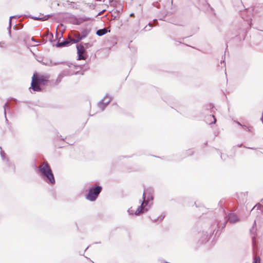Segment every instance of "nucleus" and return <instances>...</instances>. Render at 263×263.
<instances>
[{"instance_id": "nucleus-37", "label": "nucleus", "mask_w": 263, "mask_h": 263, "mask_svg": "<svg viewBox=\"0 0 263 263\" xmlns=\"http://www.w3.org/2000/svg\"><path fill=\"white\" fill-rule=\"evenodd\" d=\"M110 5H115L117 2L115 0H109Z\"/></svg>"}, {"instance_id": "nucleus-35", "label": "nucleus", "mask_w": 263, "mask_h": 263, "mask_svg": "<svg viewBox=\"0 0 263 263\" xmlns=\"http://www.w3.org/2000/svg\"><path fill=\"white\" fill-rule=\"evenodd\" d=\"M22 28V26H21V27H19L17 25H15L14 26H13V29L14 30H17L18 29H20Z\"/></svg>"}, {"instance_id": "nucleus-17", "label": "nucleus", "mask_w": 263, "mask_h": 263, "mask_svg": "<svg viewBox=\"0 0 263 263\" xmlns=\"http://www.w3.org/2000/svg\"><path fill=\"white\" fill-rule=\"evenodd\" d=\"M148 204V202H147V201H146V199H143L141 205L138 208H139V210H142L143 213L146 212L148 210V208L146 207Z\"/></svg>"}, {"instance_id": "nucleus-19", "label": "nucleus", "mask_w": 263, "mask_h": 263, "mask_svg": "<svg viewBox=\"0 0 263 263\" xmlns=\"http://www.w3.org/2000/svg\"><path fill=\"white\" fill-rule=\"evenodd\" d=\"M21 16H17L16 15L11 16L10 17L9 22V26L8 27V34L10 37H11V27H12V18H20Z\"/></svg>"}, {"instance_id": "nucleus-11", "label": "nucleus", "mask_w": 263, "mask_h": 263, "mask_svg": "<svg viewBox=\"0 0 263 263\" xmlns=\"http://www.w3.org/2000/svg\"><path fill=\"white\" fill-rule=\"evenodd\" d=\"M65 15L66 18L70 20V23L77 25L81 24V22H79V17L78 18L76 16L70 13H66Z\"/></svg>"}, {"instance_id": "nucleus-14", "label": "nucleus", "mask_w": 263, "mask_h": 263, "mask_svg": "<svg viewBox=\"0 0 263 263\" xmlns=\"http://www.w3.org/2000/svg\"><path fill=\"white\" fill-rule=\"evenodd\" d=\"M91 29L90 28H86L82 30L81 32V35H79V39H75L76 41H73V42H77L78 43L79 42L83 40L87 36V35L89 34L91 31Z\"/></svg>"}, {"instance_id": "nucleus-27", "label": "nucleus", "mask_w": 263, "mask_h": 263, "mask_svg": "<svg viewBox=\"0 0 263 263\" xmlns=\"http://www.w3.org/2000/svg\"><path fill=\"white\" fill-rule=\"evenodd\" d=\"M148 28L147 27V26H146L143 30H144L145 31L150 30L151 28L153 26V24L151 22H149L148 24Z\"/></svg>"}, {"instance_id": "nucleus-61", "label": "nucleus", "mask_w": 263, "mask_h": 263, "mask_svg": "<svg viewBox=\"0 0 263 263\" xmlns=\"http://www.w3.org/2000/svg\"><path fill=\"white\" fill-rule=\"evenodd\" d=\"M95 243H100V242H95Z\"/></svg>"}, {"instance_id": "nucleus-57", "label": "nucleus", "mask_w": 263, "mask_h": 263, "mask_svg": "<svg viewBox=\"0 0 263 263\" xmlns=\"http://www.w3.org/2000/svg\"><path fill=\"white\" fill-rule=\"evenodd\" d=\"M260 206V204H258V205L257 206V209Z\"/></svg>"}, {"instance_id": "nucleus-28", "label": "nucleus", "mask_w": 263, "mask_h": 263, "mask_svg": "<svg viewBox=\"0 0 263 263\" xmlns=\"http://www.w3.org/2000/svg\"><path fill=\"white\" fill-rule=\"evenodd\" d=\"M82 45L86 50L87 48H89L92 46V44L89 43H82Z\"/></svg>"}, {"instance_id": "nucleus-39", "label": "nucleus", "mask_w": 263, "mask_h": 263, "mask_svg": "<svg viewBox=\"0 0 263 263\" xmlns=\"http://www.w3.org/2000/svg\"><path fill=\"white\" fill-rule=\"evenodd\" d=\"M31 40L36 43H41L42 42L35 40L34 37H32Z\"/></svg>"}, {"instance_id": "nucleus-51", "label": "nucleus", "mask_w": 263, "mask_h": 263, "mask_svg": "<svg viewBox=\"0 0 263 263\" xmlns=\"http://www.w3.org/2000/svg\"><path fill=\"white\" fill-rule=\"evenodd\" d=\"M62 5H63V6L64 7H66V4H65V3H63Z\"/></svg>"}, {"instance_id": "nucleus-32", "label": "nucleus", "mask_w": 263, "mask_h": 263, "mask_svg": "<svg viewBox=\"0 0 263 263\" xmlns=\"http://www.w3.org/2000/svg\"><path fill=\"white\" fill-rule=\"evenodd\" d=\"M128 213H129V215H134V210H133L132 209V208H129L128 211H127Z\"/></svg>"}, {"instance_id": "nucleus-26", "label": "nucleus", "mask_w": 263, "mask_h": 263, "mask_svg": "<svg viewBox=\"0 0 263 263\" xmlns=\"http://www.w3.org/2000/svg\"><path fill=\"white\" fill-rule=\"evenodd\" d=\"M90 20L91 18L88 17H79V22H81V24L84 22L89 21Z\"/></svg>"}, {"instance_id": "nucleus-47", "label": "nucleus", "mask_w": 263, "mask_h": 263, "mask_svg": "<svg viewBox=\"0 0 263 263\" xmlns=\"http://www.w3.org/2000/svg\"><path fill=\"white\" fill-rule=\"evenodd\" d=\"M261 120L262 121V123H263V111H262V116H261Z\"/></svg>"}, {"instance_id": "nucleus-13", "label": "nucleus", "mask_w": 263, "mask_h": 263, "mask_svg": "<svg viewBox=\"0 0 263 263\" xmlns=\"http://www.w3.org/2000/svg\"><path fill=\"white\" fill-rule=\"evenodd\" d=\"M35 79L40 85H45L48 81L47 77L37 74H35Z\"/></svg>"}, {"instance_id": "nucleus-30", "label": "nucleus", "mask_w": 263, "mask_h": 263, "mask_svg": "<svg viewBox=\"0 0 263 263\" xmlns=\"http://www.w3.org/2000/svg\"><path fill=\"white\" fill-rule=\"evenodd\" d=\"M237 146L239 147H245V148H249V149H255L254 147H247L245 145H243V144H242V143L240 144H238Z\"/></svg>"}, {"instance_id": "nucleus-52", "label": "nucleus", "mask_w": 263, "mask_h": 263, "mask_svg": "<svg viewBox=\"0 0 263 263\" xmlns=\"http://www.w3.org/2000/svg\"><path fill=\"white\" fill-rule=\"evenodd\" d=\"M254 261H256V263H260V260L259 259L257 261V260H254Z\"/></svg>"}, {"instance_id": "nucleus-22", "label": "nucleus", "mask_w": 263, "mask_h": 263, "mask_svg": "<svg viewBox=\"0 0 263 263\" xmlns=\"http://www.w3.org/2000/svg\"><path fill=\"white\" fill-rule=\"evenodd\" d=\"M215 149L216 150L217 153L220 155V158L222 160L226 161L227 160V159L228 158V156L227 155L222 154L218 149L215 148Z\"/></svg>"}, {"instance_id": "nucleus-31", "label": "nucleus", "mask_w": 263, "mask_h": 263, "mask_svg": "<svg viewBox=\"0 0 263 263\" xmlns=\"http://www.w3.org/2000/svg\"><path fill=\"white\" fill-rule=\"evenodd\" d=\"M143 213L142 210H139L138 208L136 211L135 212L134 214L136 216L139 215L140 213Z\"/></svg>"}, {"instance_id": "nucleus-60", "label": "nucleus", "mask_w": 263, "mask_h": 263, "mask_svg": "<svg viewBox=\"0 0 263 263\" xmlns=\"http://www.w3.org/2000/svg\"><path fill=\"white\" fill-rule=\"evenodd\" d=\"M207 143H208V142H206L205 143V145H206V144H207Z\"/></svg>"}, {"instance_id": "nucleus-43", "label": "nucleus", "mask_w": 263, "mask_h": 263, "mask_svg": "<svg viewBox=\"0 0 263 263\" xmlns=\"http://www.w3.org/2000/svg\"><path fill=\"white\" fill-rule=\"evenodd\" d=\"M241 126L243 127V129H245L246 130L248 129V127L247 126H246V125H241Z\"/></svg>"}, {"instance_id": "nucleus-63", "label": "nucleus", "mask_w": 263, "mask_h": 263, "mask_svg": "<svg viewBox=\"0 0 263 263\" xmlns=\"http://www.w3.org/2000/svg\"><path fill=\"white\" fill-rule=\"evenodd\" d=\"M253 263H256V261H253Z\"/></svg>"}, {"instance_id": "nucleus-25", "label": "nucleus", "mask_w": 263, "mask_h": 263, "mask_svg": "<svg viewBox=\"0 0 263 263\" xmlns=\"http://www.w3.org/2000/svg\"><path fill=\"white\" fill-rule=\"evenodd\" d=\"M47 35H49L47 38L48 39V40L49 41V42H50L51 43H52L54 41V40L53 39V34L51 32H50L48 31H47Z\"/></svg>"}, {"instance_id": "nucleus-23", "label": "nucleus", "mask_w": 263, "mask_h": 263, "mask_svg": "<svg viewBox=\"0 0 263 263\" xmlns=\"http://www.w3.org/2000/svg\"><path fill=\"white\" fill-rule=\"evenodd\" d=\"M4 109V115L5 117V120L7 122H8V120L6 117V110H10V107L8 106V103L6 102L3 106Z\"/></svg>"}, {"instance_id": "nucleus-2", "label": "nucleus", "mask_w": 263, "mask_h": 263, "mask_svg": "<svg viewBox=\"0 0 263 263\" xmlns=\"http://www.w3.org/2000/svg\"><path fill=\"white\" fill-rule=\"evenodd\" d=\"M34 167L36 173L45 182L50 185L55 184V180L53 173L47 162H45L40 166L35 165Z\"/></svg>"}, {"instance_id": "nucleus-50", "label": "nucleus", "mask_w": 263, "mask_h": 263, "mask_svg": "<svg viewBox=\"0 0 263 263\" xmlns=\"http://www.w3.org/2000/svg\"><path fill=\"white\" fill-rule=\"evenodd\" d=\"M49 35H47V32L45 33L44 36H46L47 38L48 37Z\"/></svg>"}, {"instance_id": "nucleus-58", "label": "nucleus", "mask_w": 263, "mask_h": 263, "mask_svg": "<svg viewBox=\"0 0 263 263\" xmlns=\"http://www.w3.org/2000/svg\"><path fill=\"white\" fill-rule=\"evenodd\" d=\"M88 248H89V247H87L86 248V249L85 250V251H86V250H87V249H88Z\"/></svg>"}, {"instance_id": "nucleus-48", "label": "nucleus", "mask_w": 263, "mask_h": 263, "mask_svg": "<svg viewBox=\"0 0 263 263\" xmlns=\"http://www.w3.org/2000/svg\"><path fill=\"white\" fill-rule=\"evenodd\" d=\"M224 63V66H226V63H225V61H224V60H222V61H221V63Z\"/></svg>"}, {"instance_id": "nucleus-45", "label": "nucleus", "mask_w": 263, "mask_h": 263, "mask_svg": "<svg viewBox=\"0 0 263 263\" xmlns=\"http://www.w3.org/2000/svg\"><path fill=\"white\" fill-rule=\"evenodd\" d=\"M95 6H96V5L95 4L93 5L92 4H91V5H89L90 7H92L94 8Z\"/></svg>"}, {"instance_id": "nucleus-34", "label": "nucleus", "mask_w": 263, "mask_h": 263, "mask_svg": "<svg viewBox=\"0 0 263 263\" xmlns=\"http://www.w3.org/2000/svg\"><path fill=\"white\" fill-rule=\"evenodd\" d=\"M164 217H165V215L163 214L158 217L159 220L160 221L162 220L164 218Z\"/></svg>"}, {"instance_id": "nucleus-9", "label": "nucleus", "mask_w": 263, "mask_h": 263, "mask_svg": "<svg viewBox=\"0 0 263 263\" xmlns=\"http://www.w3.org/2000/svg\"><path fill=\"white\" fill-rule=\"evenodd\" d=\"M73 41H76L73 39H69V40H64L62 42L59 41L55 44V46L58 48L67 47L71 44L77 43V42H73Z\"/></svg>"}, {"instance_id": "nucleus-12", "label": "nucleus", "mask_w": 263, "mask_h": 263, "mask_svg": "<svg viewBox=\"0 0 263 263\" xmlns=\"http://www.w3.org/2000/svg\"><path fill=\"white\" fill-rule=\"evenodd\" d=\"M30 88H31L34 91H41L42 90V87L35 80V74H33V76L32 78L31 87Z\"/></svg>"}, {"instance_id": "nucleus-56", "label": "nucleus", "mask_w": 263, "mask_h": 263, "mask_svg": "<svg viewBox=\"0 0 263 263\" xmlns=\"http://www.w3.org/2000/svg\"><path fill=\"white\" fill-rule=\"evenodd\" d=\"M66 143H68V144L70 145H73V143H68V142H66Z\"/></svg>"}, {"instance_id": "nucleus-44", "label": "nucleus", "mask_w": 263, "mask_h": 263, "mask_svg": "<svg viewBox=\"0 0 263 263\" xmlns=\"http://www.w3.org/2000/svg\"><path fill=\"white\" fill-rule=\"evenodd\" d=\"M247 194H248V193H247V192H246V193H241V196H244V197H246V196L247 195Z\"/></svg>"}, {"instance_id": "nucleus-46", "label": "nucleus", "mask_w": 263, "mask_h": 263, "mask_svg": "<svg viewBox=\"0 0 263 263\" xmlns=\"http://www.w3.org/2000/svg\"><path fill=\"white\" fill-rule=\"evenodd\" d=\"M257 206V204H256L255 205H254L253 206V208L252 209L251 212H252L255 208V207H256Z\"/></svg>"}, {"instance_id": "nucleus-18", "label": "nucleus", "mask_w": 263, "mask_h": 263, "mask_svg": "<svg viewBox=\"0 0 263 263\" xmlns=\"http://www.w3.org/2000/svg\"><path fill=\"white\" fill-rule=\"evenodd\" d=\"M168 13H169L167 11L166 12H164V13H162L160 14L158 16L159 19L160 20H162V21H164L165 22H168L169 23H173V22L171 20H169L168 19L166 18V16L168 15Z\"/></svg>"}, {"instance_id": "nucleus-64", "label": "nucleus", "mask_w": 263, "mask_h": 263, "mask_svg": "<svg viewBox=\"0 0 263 263\" xmlns=\"http://www.w3.org/2000/svg\"><path fill=\"white\" fill-rule=\"evenodd\" d=\"M172 3H173V0L171 1Z\"/></svg>"}, {"instance_id": "nucleus-5", "label": "nucleus", "mask_w": 263, "mask_h": 263, "mask_svg": "<svg viewBox=\"0 0 263 263\" xmlns=\"http://www.w3.org/2000/svg\"><path fill=\"white\" fill-rule=\"evenodd\" d=\"M102 190V187L101 186L95 184L89 188L87 194L86 195V198L90 201L96 200Z\"/></svg>"}, {"instance_id": "nucleus-49", "label": "nucleus", "mask_w": 263, "mask_h": 263, "mask_svg": "<svg viewBox=\"0 0 263 263\" xmlns=\"http://www.w3.org/2000/svg\"><path fill=\"white\" fill-rule=\"evenodd\" d=\"M134 15H135V14H134V13H132L130 14V16H134Z\"/></svg>"}, {"instance_id": "nucleus-33", "label": "nucleus", "mask_w": 263, "mask_h": 263, "mask_svg": "<svg viewBox=\"0 0 263 263\" xmlns=\"http://www.w3.org/2000/svg\"><path fill=\"white\" fill-rule=\"evenodd\" d=\"M153 5H154V6L157 7V8H160V4H159L158 2L154 3Z\"/></svg>"}, {"instance_id": "nucleus-62", "label": "nucleus", "mask_w": 263, "mask_h": 263, "mask_svg": "<svg viewBox=\"0 0 263 263\" xmlns=\"http://www.w3.org/2000/svg\"><path fill=\"white\" fill-rule=\"evenodd\" d=\"M226 49H227V48ZM226 52H227V50H226V51H224V53H226Z\"/></svg>"}, {"instance_id": "nucleus-10", "label": "nucleus", "mask_w": 263, "mask_h": 263, "mask_svg": "<svg viewBox=\"0 0 263 263\" xmlns=\"http://www.w3.org/2000/svg\"><path fill=\"white\" fill-rule=\"evenodd\" d=\"M214 106L212 103L206 104L204 106V109L205 110L209 111L210 113L212 114L211 115H210V116H212L213 118L214 121L212 122H211L210 124H215L216 122V119L215 118V116L214 115V113L215 112L214 110Z\"/></svg>"}, {"instance_id": "nucleus-6", "label": "nucleus", "mask_w": 263, "mask_h": 263, "mask_svg": "<svg viewBox=\"0 0 263 263\" xmlns=\"http://www.w3.org/2000/svg\"><path fill=\"white\" fill-rule=\"evenodd\" d=\"M76 47L78 55L77 60H85L88 57V54L86 50L84 48V47L82 45V42L77 44L76 45Z\"/></svg>"}, {"instance_id": "nucleus-20", "label": "nucleus", "mask_w": 263, "mask_h": 263, "mask_svg": "<svg viewBox=\"0 0 263 263\" xmlns=\"http://www.w3.org/2000/svg\"><path fill=\"white\" fill-rule=\"evenodd\" d=\"M109 32L110 30H108L106 28H104L103 29H98L96 32V34L99 36H101Z\"/></svg>"}, {"instance_id": "nucleus-15", "label": "nucleus", "mask_w": 263, "mask_h": 263, "mask_svg": "<svg viewBox=\"0 0 263 263\" xmlns=\"http://www.w3.org/2000/svg\"><path fill=\"white\" fill-rule=\"evenodd\" d=\"M1 156L3 161H5L8 167H12L13 164L10 162L9 158L7 157L5 152L3 151L2 147H0Z\"/></svg>"}, {"instance_id": "nucleus-41", "label": "nucleus", "mask_w": 263, "mask_h": 263, "mask_svg": "<svg viewBox=\"0 0 263 263\" xmlns=\"http://www.w3.org/2000/svg\"><path fill=\"white\" fill-rule=\"evenodd\" d=\"M58 137H59V138H61V140L62 141H65V139H66V138H62V136H61V135H58Z\"/></svg>"}, {"instance_id": "nucleus-38", "label": "nucleus", "mask_w": 263, "mask_h": 263, "mask_svg": "<svg viewBox=\"0 0 263 263\" xmlns=\"http://www.w3.org/2000/svg\"><path fill=\"white\" fill-rule=\"evenodd\" d=\"M119 17V15L118 14H117V15H113V18L112 20H117L118 19V18Z\"/></svg>"}, {"instance_id": "nucleus-8", "label": "nucleus", "mask_w": 263, "mask_h": 263, "mask_svg": "<svg viewBox=\"0 0 263 263\" xmlns=\"http://www.w3.org/2000/svg\"><path fill=\"white\" fill-rule=\"evenodd\" d=\"M153 192L154 190L152 188H147L146 189H144L142 199H146L148 202L149 201H152L153 200Z\"/></svg>"}, {"instance_id": "nucleus-40", "label": "nucleus", "mask_w": 263, "mask_h": 263, "mask_svg": "<svg viewBox=\"0 0 263 263\" xmlns=\"http://www.w3.org/2000/svg\"><path fill=\"white\" fill-rule=\"evenodd\" d=\"M151 220H152L154 222H157L158 220H159L158 217H157V218H155V219H152V218H151Z\"/></svg>"}, {"instance_id": "nucleus-24", "label": "nucleus", "mask_w": 263, "mask_h": 263, "mask_svg": "<svg viewBox=\"0 0 263 263\" xmlns=\"http://www.w3.org/2000/svg\"><path fill=\"white\" fill-rule=\"evenodd\" d=\"M194 153V151L192 149H189L184 152V157L192 156Z\"/></svg>"}, {"instance_id": "nucleus-3", "label": "nucleus", "mask_w": 263, "mask_h": 263, "mask_svg": "<svg viewBox=\"0 0 263 263\" xmlns=\"http://www.w3.org/2000/svg\"><path fill=\"white\" fill-rule=\"evenodd\" d=\"M217 226L212 225L208 231H202L198 233V243L202 245L207 242L213 234Z\"/></svg>"}, {"instance_id": "nucleus-54", "label": "nucleus", "mask_w": 263, "mask_h": 263, "mask_svg": "<svg viewBox=\"0 0 263 263\" xmlns=\"http://www.w3.org/2000/svg\"><path fill=\"white\" fill-rule=\"evenodd\" d=\"M153 22H157V20H156V19H154V20H153Z\"/></svg>"}, {"instance_id": "nucleus-29", "label": "nucleus", "mask_w": 263, "mask_h": 263, "mask_svg": "<svg viewBox=\"0 0 263 263\" xmlns=\"http://www.w3.org/2000/svg\"><path fill=\"white\" fill-rule=\"evenodd\" d=\"M256 226V221L255 220L252 228L250 230L251 234H254V233L255 232V230L254 229V226Z\"/></svg>"}, {"instance_id": "nucleus-1", "label": "nucleus", "mask_w": 263, "mask_h": 263, "mask_svg": "<svg viewBox=\"0 0 263 263\" xmlns=\"http://www.w3.org/2000/svg\"><path fill=\"white\" fill-rule=\"evenodd\" d=\"M66 67L63 68L58 75L55 82L59 84L61 82L62 79L65 77H69L74 74L81 73L84 74V72L89 68L88 66L85 65H75L71 63L64 62Z\"/></svg>"}, {"instance_id": "nucleus-16", "label": "nucleus", "mask_w": 263, "mask_h": 263, "mask_svg": "<svg viewBox=\"0 0 263 263\" xmlns=\"http://www.w3.org/2000/svg\"><path fill=\"white\" fill-rule=\"evenodd\" d=\"M66 3L69 5V8L73 9H79L80 4V3L79 2H71L69 0L66 1Z\"/></svg>"}, {"instance_id": "nucleus-36", "label": "nucleus", "mask_w": 263, "mask_h": 263, "mask_svg": "<svg viewBox=\"0 0 263 263\" xmlns=\"http://www.w3.org/2000/svg\"><path fill=\"white\" fill-rule=\"evenodd\" d=\"M122 11V8H120V9H119L118 10H117L116 12H115V13H117V14H119Z\"/></svg>"}, {"instance_id": "nucleus-21", "label": "nucleus", "mask_w": 263, "mask_h": 263, "mask_svg": "<svg viewBox=\"0 0 263 263\" xmlns=\"http://www.w3.org/2000/svg\"><path fill=\"white\" fill-rule=\"evenodd\" d=\"M27 17H29L30 18H32L35 21H44L48 19V15H46L44 17H37V16H33L31 15H25Z\"/></svg>"}, {"instance_id": "nucleus-53", "label": "nucleus", "mask_w": 263, "mask_h": 263, "mask_svg": "<svg viewBox=\"0 0 263 263\" xmlns=\"http://www.w3.org/2000/svg\"><path fill=\"white\" fill-rule=\"evenodd\" d=\"M237 123L240 126L242 125L239 122H237Z\"/></svg>"}, {"instance_id": "nucleus-42", "label": "nucleus", "mask_w": 263, "mask_h": 263, "mask_svg": "<svg viewBox=\"0 0 263 263\" xmlns=\"http://www.w3.org/2000/svg\"><path fill=\"white\" fill-rule=\"evenodd\" d=\"M254 238H255L254 237H252V245H253L254 248Z\"/></svg>"}, {"instance_id": "nucleus-7", "label": "nucleus", "mask_w": 263, "mask_h": 263, "mask_svg": "<svg viewBox=\"0 0 263 263\" xmlns=\"http://www.w3.org/2000/svg\"><path fill=\"white\" fill-rule=\"evenodd\" d=\"M111 100V98L106 95L98 103V107L101 111H104Z\"/></svg>"}, {"instance_id": "nucleus-4", "label": "nucleus", "mask_w": 263, "mask_h": 263, "mask_svg": "<svg viewBox=\"0 0 263 263\" xmlns=\"http://www.w3.org/2000/svg\"><path fill=\"white\" fill-rule=\"evenodd\" d=\"M218 204L222 210L224 217L227 218V220H226L224 222V227L226 226V224L228 221L231 223H236L239 220V218L235 213L232 212L228 208L223 206V201L220 200Z\"/></svg>"}, {"instance_id": "nucleus-55", "label": "nucleus", "mask_w": 263, "mask_h": 263, "mask_svg": "<svg viewBox=\"0 0 263 263\" xmlns=\"http://www.w3.org/2000/svg\"><path fill=\"white\" fill-rule=\"evenodd\" d=\"M13 99L14 100V101H15V103H16V102H17L16 99Z\"/></svg>"}, {"instance_id": "nucleus-59", "label": "nucleus", "mask_w": 263, "mask_h": 263, "mask_svg": "<svg viewBox=\"0 0 263 263\" xmlns=\"http://www.w3.org/2000/svg\"><path fill=\"white\" fill-rule=\"evenodd\" d=\"M251 23H251V22H250L249 23V25H250V24H251Z\"/></svg>"}]
</instances>
